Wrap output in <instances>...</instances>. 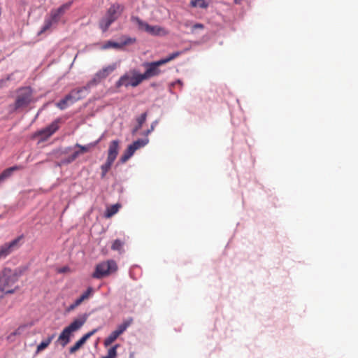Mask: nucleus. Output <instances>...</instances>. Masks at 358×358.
Returning <instances> with one entry per match:
<instances>
[{
  "mask_svg": "<svg viewBox=\"0 0 358 358\" xmlns=\"http://www.w3.org/2000/svg\"><path fill=\"white\" fill-rule=\"evenodd\" d=\"M21 271L5 268L0 272V300L6 294H11L18 289L15 283L18 281Z\"/></svg>",
  "mask_w": 358,
  "mask_h": 358,
  "instance_id": "f257e3e1",
  "label": "nucleus"
},
{
  "mask_svg": "<svg viewBox=\"0 0 358 358\" xmlns=\"http://www.w3.org/2000/svg\"><path fill=\"white\" fill-rule=\"evenodd\" d=\"M180 55L181 52L178 51L158 61L144 63L143 66L145 68V71L142 73L144 80L159 76L161 73V70L159 69L160 66L173 60Z\"/></svg>",
  "mask_w": 358,
  "mask_h": 358,
  "instance_id": "f03ea898",
  "label": "nucleus"
},
{
  "mask_svg": "<svg viewBox=\"0 0 358 358\" xmlns=\"http://www.w3.org/2000/svg\"><path fill=\"white\" fill-rule=\"evenodd\" d=\"M87 316L83 315L74 320L68 327H65L58 338L63 347H65L69 342L71 334L80 329L86 322Z\"/></svg>",
  "mask_w": 358,
  "mask_h": 358,
  "instance_id": "7ed1b4c3",
  "label": "nucleus"
},
{
  "mask_svg": "<svg viewBox=\"0 0 358 358\" xmlns=\"http://www.w3.org/2000/svg\"><path fill=\"white\" fill-rule=\"evenodd\" d=\"M123 8L120 4H113L108 8L106 15L99 22V27L103 32L106 31L111 24L118 18Z\"/></svg>",
  "mask_w": 358,
  "mask_h": 358,
  "instance_id": "20e7f679",
  "label": "nucleus"
},
{
  "mask_svg": "<svg viewBox=\"0 0 358 358\" xmlns=\"http://www.w3.org/2000/svg\"><path fill=\"white\" fill-rule=\"evenodd\" d=\"M131 20L137 24L139 30L144 31L152 36H165L169 34V31L164 27L159 25H150L138 17H132Z\"/></svg>",
  "mask_w": 358,
  "mask_h": 358,
  "instance_id": "39448f33",
  "label": "nucleus"
},
{
  "mask_svg": "<svg viewBox=\"0 0 358 358\" xmlns=\"http://www.w3.org/2000/svg\"><path fill=\"white\" fill-rule=\"evenodd\" d=\"M144 80L142 73H140L137 70L132 69L127 73H125L120 78L117 80L116 85L117 87L121 86L133 87L139 85Z\"/></svg>",
  "mask_w": 358,
  "mask_h": 358,
  "instance_id": "423d86ee",
  "label": "nucleus"
},
{
  "mask_svg": "<svg viewBox=\"0 0 358 358\" xmlns=\"http://www.w3.org/2000/svg\"><path fill=\"white\" fill-rule=\"evenodd\" d=\"M117 270V265L113 259L101 262L95 267L92 277L96 279H101L115 273Z\"/></svg>",
  "mask_w": 358,
  "mask_h": 358,
  "instance_id": "0eeeda50",
  "label": "nucleus"
},
{
  "mask_svg": "<svg viewBox=\"0 0 358 358\" xmlns=\"http://www.w3.org/2000/svg\"><path fill=\"white\" fill-rule=\"evenodd\" d=\"M33 101V91L31 87H25L19 89L15 101L14 108L17 110L28 106Z\"/></svg>",
  "mask_w": 358,
  "mask_h": 358,
  "instance_id": "6e6552de",
  "label": "nucleus"
},
{
  "mask_svg": "<svg viewBox=\"0 0 358 358\" xmlns=\"http://www.w3.org/2000/svg\"><path fill=\"white\" fill-rule=\"evenodd\" d=\"M148 139H138L134 141L133 143L129 145L124 153L122 155L120 158V162L122 163H125L135 152L138 149L145 146L148 143Z\"/></svg>",
  "mask_w": 358,
  "mask_h": 358,
  "instance_id": "1a4fd4ad",
  "label": "nucleus"
},
{
  "mask_svg": "<svg viewBox=\"0 0 358 358\" xmlns=\"http://www.w3.org/2000/svg\"><path fill=\"white\" fill-rule=\"evenodd\" d=\"M22 236H19L10 243H6L0 246V259L6 257L11 252L19 247V242Z\"/></svg>",
  "mask_w": 358,
  "mask_h": 358,
  "instance_id": "9d476101",
  "label": "nucleus"
},
{
  "mask_svg": "<svg viewBox=\"0 0 358 358\" xmlns=\"http://www.w3.org/2000/svg\"><path fill=\"white\" fill-rule=\"evenodd\" d=\"M22 236H19L10 243H6L0 246V259L6 257L11 252L19 247V242Z\"/></svg>",
  "mask_w": 358,
  "mask_h": 358,
  "instance_id": "9b49d317",
  "label": "nucleus"
},
{
  "mask_svg": "<svg viewBox=\"0 0 358 358\" xmlns=\"http://www.w3.org/2000/svg\"><path fill=\"white\" fill-rule=\"evenodd\" d=\"M117 68L115 64H113L102 68L95 75L92 80V83H98L102 80L106 78L110 74H111Z\"/></svg>",
  "mask_w": 358,
  "mask_h": 358,
  "instance_id": "f8f14e48",
  "label": "nucleus"
},
{
  "mask_svg": "<svg viewBox=\"0 0 358 358\" xmlns=\"http://www.w3.org/2000/svg\"><path fill=\"white\" fill-rule=\"evenodd\" d=\"M59 120H56L45 128L36 133L38 136H43V140H46L59 129Z\"/></svg>",
  "mask_w": 358,
  "mask_h": 358,
  "instance_id": "ddd939ff",
  "label": "nucleus"
},
{
  "mask_svg": "<svg viewBox=\"0 0 358 358\" xmlns=\"http://www.w3.org/2000/svg\"><path fill=\"white\" fill-rule=\"evenodd\" d=\"M60 17L61 15L57 12L56 9L52 10L50 17L45 20L44 24L39 34H42L50 29L53 24H57L59 22Z\"/></svg>",
  "mask_w": 358,
  "mask_h": 358,
  "instance_id": "4468645a",
  "label": "nucleus"
},
{
  "mask_svg": "<svg viewBox=\"0 0 358 358\" xmlns=\"http://www.w3.org/2000/svg\"><path fill=\"white\" fill-rule=\"evenodd\" d=\"M98 329H94L88 333L85 334L81 338H80L73 346L69 348V352L71 354H74L85 343V342L92 336L96 331Z\"/></svg>",
  "mask_w": 358,
  "mask_h": 358,
  "instance_id": "2eb2a0df",
  "label": "nucleus"
},
{
  "mask_svg": "<svg viewBox=\"0 0 358 358\" xmlns=\"http://www.w3.org/2000/svg\"><path fill=\"white\" fill-rule=\"evenodd\" d=\"M87 92V87H80L73 90L69 94V97L71 99V103H73L76 101L83 99Z\"/></svg>",
  "mask_w": 358,
  "mask_h": 358,
  "instance_id": "dca6fc26",
  "label": "nucleus"
},
{
  "mask_svg": "<svg viewBox=\"0 0 358 358\" xmlns=\"http://www.w3.org/2000/svg\"><path fill=\"white\" fill-rule=\"evenodd\" d=\"M119 150V141L117 140H114L111 141L109 145L108 150V157L107 158L110 160L115 161Z\"/></svg>",
  "mask_w": 358,
  "mask_h": 358,
  "instance_id": "f3484780",
  "label": "nucleus"
},
{
  "mask_svg": "<svg viewBox=\"0 0 358 358\" xmlns=\"http://www.w3.org/2000/svg\"><path fill=\"white\" fill-rule=\"evenodd\" d=\"M135 38H127L124 42L122 44L121 43H116V42H113V41H107L103 46V48L104 49H108V48H122L124 45H127V44H130V43H134L135 42Z\"/></svg>",
  "mask_w": 358,
  "mask_h": 358,
  "instance_id": "a211bd4d",
  "label": "nucleus"
},
{
  "mask_svg": "<svg viewBox=\"0 0 358 358\" xmlns=\"http://www.w3.org/2000/svg\"><path fill=\"white\" fill-rule=\"evenodd\" d=\"M23 166L21 165H16L5 169L0 174V182L3 181L5 179L9 178L14 171L22 170Z\"/></svg>",
  "mask_w": 358,
  "mask_h": 358,
  "instance_id": "6ab92c4d",
  "label": "nucleus"
},
{
  "mask_svg": "<svg viewBox=\"0 0 358 358\" xmlns=\"http://www.w3.org/2000/svg\"><path fill=\"white\" fill-rule=\"evenodd\" d=\"M147 118V113L141 114L136 118L137 125L133 129L132 134L134 135L142 127Z\"/></svg>",
  "mask_w": 358,
  "mask_h": 358,
  "instance_id": "aec40b11",
  "label": "nucleus"
},
{
  "mask_svg": "<svg viewBox=\"0 0 358 358\" xmlns=\"http://www.w3.org/2000/svg\"><path fill=\"white\" fill-rule=\"evenodd\" d=\"M94 289L92 287H89L87 290L83 293L79 298L77 299V304H81L83 301L90 299L92 295Z\"/></svg>",
  "mask_w": 358,
  "mask_h": 358,
  "instance_id": "412c9836",
  "label": "nucleus"
},
{
  "mask_svg": "<svg viewBox=\"0 0 358 358\" xmlns=\"http://www.w3.org/2000/svg\"><path fill=\"white\" fill-rule=\"evenodd\" d=\"M121 206L118 203L112 205L107 208L106 213H105V217L106 218H110L112 216H113L115 214H116L119 209L120 208Z\"/></svg>",
  "mask_w": 358,
  "mask_h": 358,
  "instance_id": "4be33fe9",
  "label": "nucleus"
},
{
  "mask_svg": "<svg viewBox=\"0 0 358 358\" xmlns=\"http://www.w3.org/2000/svg\"><path fill=\"white\" fill-rule=\"evenodd\" d=\"M124 239H115L111 245V249L113 250H116L118 251L120 253H122L123 252V247L124 245Z\"/></svg>",
  "mask_w": 358,
  "mask_h": 358,
  "instance_id": "5701e85b",
  "label": "nucleus"
},
{
  "mask_svg": "<svg viewBox=\"0 0 358 358\" xmlns=\"http://www.w3.org/2000/svg\"><path fill=\"white\" fill-rule=\"evenodd\" d=\"M97 143H98V141L94 142V143H91L85 145H81L78 143H76L75 147L78 148V150H80V154L83 155L85 152L90 151V150L92 148H94L96 145Z\"/></svg>",
  "mask_w": 358,
  "mask_h": 358,
  "instance_id": "b1692460",
  "label": "nucleus"
},
{
  "mask_svg": "<svg viewBox=\"0 0 358 358\" xmlns=\"http://www.w3.org/2000/svg\"><path fill=\"white\" fill-rule=\"evenodd\" d=\"M114 161L110 160L107 158L106 162L105 164L101 165V178H104L108 171L110 169Z\"/></svg>",
  "mask_w": 358,
  "mask_h": 358,
  "instance_id": "393cba45",
  "label": "nucleus"
},
{
  "mask_svg": "<svg viewBox=\"0 0 358 358\" xmlns=\"http://www.w3.org/2000/svg\"><path fill=\"white\" fill-rule=\"evenodd\" d=\"M189 5L193 8H207L209 3L206 0H191Z\"/></svg>",
  "mask_w": 358,
  "mask_h": 358,
  "instance_id": "a878e982",
  "label": "nucleus"
},
{
  "mask_svg": "<svg viewBox=\"0 0 358 358\" xmlns=\"http://www.w3.org/2000/svg\"><path fill=\"white\" fill-rule=\"evenodd\" d=\"M132 318H129L127 320H124L122 324L118 325L117 328L115 330L118 332L120 335H121L132 324Z\"/></svg>",
  "mask_w": 358,
  "mask_h": 358,
  "instance_id": "bb28decb",
  "label": "nucleus"
},
{
  "mask_svg": "<svg viewBox=\"0 0 358 358\" xmlns=\"http://www.w3.org/2000/svg\"><path fill=\"white\" fill-rule=\"evenodd\" d=\"M54 338V335H52L47 338L45 340L43 341L38 346L36 349V353H38L43 350H45L52 342Z\"/></svg>",
  "mask_w": 358,
  "mask_h": 358,
  "instance_id": "cd10ccee",
  "label": "nucleus"
},
{
  "mask_svg": "<svg viewBox=\"0 0 358 358\" xmlns=\"http://www.w3.org/2000/svg\"><path fill=\"white\" fill-rule=\"evenodd\" d=\"M120 336V334H118V332L115 330L113 331V332H111V334L105 339L104 341V345L106 346H108L110 345H111L117 338V337Z\"/></svg>",
  "mask_w": 358,
  "mask_h": 358,
  "instance_id": "c85d7f7f",
  "label": "nucleus"
},
{
  "mask_svg": "<svg viewBox=\"0 0 358 358\" xmlns=\"http://www.w3.org/2000/svg\"><path fill=\"white\" fill-rule=\"evenodd\" d=\"M69 103H71V99L67 94L64 99L57 102L56 106L59 109L64 110L67 107Z\"/></svg>",
  "mask_w": 358,
  "mask_h": 358,
  "instance_id": "c756f323",
  "label": "nucleus"
},
{
  "mask_svg": "<svg viewBox=\"0 0 358 358\" xmlns=\"http://www.w3.org/2000/svg\"><path fill=\"white\" fill-rule=\"evenodd\" d=\"M73 1H69L63 5H62L60 7L56 9L57 12L60 14V15H63L64 13L69 10L71 6H72Z\"/></svg>",
  "mask_w": 358,
  "mask_h": 358,
  "instance_id": "7c9ffc66",
  "label": "nucleus"
},
{
  "mask_svg": "<svg viewBox=\"0 0 358 358\" xmlns=\"http://www.w3.org/2000/svg\"><path fill=\"white\" fill-rule=\"evenodd\" d=\"M23 329H24L23 327H18L15 331H14L10 335L8 336L7 340H8L9 341H11V342L13 341L14 337L15 336L20 335L23 331Z\"/></svg>",
  "mask_w": 358,
  "mask_h": 358,
  "instance_id": "2f4dec72",
  "label": "nucleus"
},
{
  "mask_svg": "<svg viewBox=\"0 0 358 358\" xmlns=\"http://www.w3.org/2000/svg\"><path fill=\"white\" fill-rule=\"evenodd\" d=\"M80 155L81 154L80 152V150H76L65 159V162L67 164L71 163L73 161H75Z\"/></svg>",
  "mask_w": 358,
  "mask_h": 358,
  "instance_id": "473e14b6",
  "label": "nucleus"
},
{
  "mask_svg": "<svg viewBox=\"0 0 358 358\" xmlns=\"http://www.w3.org/2000/svg\"><path fill=\"white\" fill-rule=\"evenodd\" d=\"M117 348V345L110 348L108 351L107 355L105 357H103L102 358H115L117 356V351H116Z\"/></svg>",
  "mask_w": 358,
  "mask_h": 358,
  "instance_id": "72a5a7b5",
  "label": "nucleus"
},
{
  "mask_svg": "<svg viewBox=\"0 0 358 358\" xmlns=\"http://www.w3.org/2000/svg\"><path fill=\"white\" fill-rule=\"evenodd\" d=\"M204 25L201 23H196L192 27V31L194 32L196 29H203Z\"/></svg>",
  "mask_w": 358,
  "mask_h": 358,
  "instance_id": "f704fd0d",
  "label": "nucleus"
},
{
  "mask_svg": "<svg viewBox=\"0 0 358 358\" xmlns=\"http://www.w3.org/2000/svg\"><path fill=\"white\" fill-rule=\"evenodd\" d=\"M80 304H77V299L69 306V310H73Z\"/></svg>",
  "mask_w": 358,
  "mask_h": 358,
  "instance_id": "c9c22d12",
  "label": "nucleus"
},
{
  "mask_svg": "<svg viewBox=\"0 0 358 358\" xmlns=\"http://www.w3.org/2000/svg\"><path fill=\"white\" fill-rule=\"evenodd\" d=\"M176 84H178L180 85V87L182 86V82L180 80H176L175 83H171L172 86H174Z\"/></svg>",
  "mask_w": 358,
  "mask_h": 358,
  "instance_id": "e433bc0d",
  "label": "nucleus"
},
{
  "mask_svg": "<svg viewBox=\"0 0 358 358\" xmlns=\"http://www.w3.org/2000/svg\"><path fill=\"white\" fill-rule=\"evenodd\" d=\"M157 122H154L152 123L150 129L152 131L155 129V125L157 124Z\"/></svg>",
  "mask_w": 358,
  "mask_h": 358,
  "instance_id": "4c0bfd02",
  "label": "nucleus"
},
{
  "mask_svg": "<svg viewBox=\"0 0 358 358\" xmlns=\"http://www.w3.org/2000/svg\"><path fill=\"white\" fill-rule=\"evenodd\" d=\"M152 132V131L149 129L148 130H146L145 132H144V135L145 136H148L150 133Z\"/></svg>",
  "mask_w": 358,
  "mask_h": 358,
  "instance_id": "58836bf2",
  "label": "nucleus"
},
{
  "mask_svg": "<svg viewBox=\"0 0 358 358\" xmlns=\"http://www.w3.org/2000/svg\"><path fill=\"white\" fill-rule=\"evenodd\" d=\"M6 83V81H5V80H0V87H3V85H4V83Z\"/></svg>",
  "mask_w": 358,
  "mask_h": 358,
  "instance_id": "ea45409f",
  "label": "nucleus"
}]
</instances>
